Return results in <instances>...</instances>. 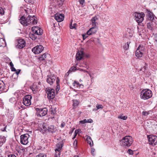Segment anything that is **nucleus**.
Instances as JSON below:
<instances>
[{
	"mask_svg": "<svg viewBox=\"0 0 157 157\" xmlns=\"http://www.w3.org/2000/svg\"><path fill=\"white\" fill-rule=\"evenodd\" d=\"M95 151V149L94 148H91V153L92 155H93V153Z\"/></svg>",
	"mask_w": 157,
	"mask_h": 157,
	"instance_id": "680f3d73",
	"label": "nucleus"
},
{
	"mask_svg": "<svg viewBox=\"0 0 157 157\" xmlns=\"http://www.w3.org/2000/svg\"><path fill=\"white\" fill-rule=\"evenodd\" d=\"M35 17V16L34 15L32 16V17H31V19H30L31 20H30V21H30L31 24H32L33 22V19H34Z\"/></svg>",
	"mask_w": 157,
	"mask_h": 157,
	"instance_id": "864d4df0",
	"label": "nucleus"
},
{
	"mask_svg": "<svg viewBox=\"0 0 157 157\" xmlns=\"http://www.w3.org/2000/svg\"><path fill=\"white\" fill-rule=\"evenodd\" d=\"M6 126L4 128H2L1 129V130L2 131L4 132L6 131Z\"/></svg>",
	"mask_w": 157,
	"mask_h": 157,
	"instance_id": "bf43d9fd",
	"label": "nucleus"
},
{
	"mask_svg": "<svg viewBox=\"0 0 157 157\" xmlns=\"http://www.w3.org/2000/svg\"><path fill=\"white\" fill-rule=\"evenodd\" d=\"M96 108L97 109H95V110H97L98 109H102L103 108V106L102 105H99L98 104H97L96 105Z\"/></svg>",
	"mask_w": 157,
	"mask_h": 157,
	"instance_id": "e433bc0d",
	"label": "nucleus"
},
{
	"mask_svg": "<svg viewBox=\"0 0 157 157\" xmlns=\"http://www.w3.org/2000/svg\"><path fill=\"white\" fill-rule=\"evenodd\" d=\"M149 144L152 146L157 145V136L150 135L147 136Z\"/></svg>",
	"mask_w": 157,
	"mask_h": 157,
	"instance_id": "6e6552de",
	"label": "nucleus"
},
{
	"mask_svg": "<svg viewBox=\"0 0 157 157\" xmlns=\"http://www.w3.org/2000/svg\"><path fill=\"white\" fill-rule=\"evenodd\" d=\"M21 71V70L20 69L16 70V71H15V72L13 74V76L14 75H16L17 76V77L18 76V75L20 73Z\"/></svg>",
	"mask_w": 157,
	"mask_h": 157,
	"instance_id": "c9c22d12",
	"label": "nucleus"
},
{
	"mask_svg": "<svg viewBox=\"0 0 157 157\" xmlns=\"http://www.w3.org/2000/svg\"><path fill=\"white\" fill-rule=\"evenodd\" d=\"M79 129H77L76 130L75 132V134L74 136L73 137L72 139H74L76 137V136L77 135V133H78Z\"/></svg>",
	"mask_w": 157,
	"mask_h": 157,
	"instance_id": "a19ab883",
	"label": "nucleus"
},
{
	"mask_svg": "<svg viewBox=\"0 0 157 157\" xmlns=\"http://www.w3.org/2000/svg\"><path fill=\"white\" fill-rule=\"evenodd\" d=\"M32 33L36 35H41L43 33V30L37 26L33 27L32 28Z\"/></svg>",
	"mask_w": 157,
	"mask_h": 157,
	"instance_id": "f8f14e48",
	"label": "nucleus"
},
{
	"mask_svg": "<svg viewBox=\"0 0 157 157\" xmlns=\"http://www.w3.org/2000/svg\"><path fill=\"white\" fill-rule=\"evenodd\" d=\"M36 19V17H35L34 19H33V21L32 24L34 25L37 23V21Z\"/></svg>",
	"mask_w": 157,
	"mask_h": 157,
	"instance_id": "a18cd8bd",
	"label": "nucleus"
},
{
	"mask_svg": "<svg viewBox=\"0 0 157 157\" xmlns=\"http://www.w3.org/2000/svg\"><path fill=\"white\" fill-rule=\"evenodd\" d=\"M144 48L140 45L139 46L136 52V56L137 58L140 59L143 54Z\"/></svg>",
	"mask_w": 157,
	"mask_h": 157,
	"instance_id": "9d476101",
	"label": "nucleus"
},
{
	"mask_svg": "<svg viewBox=\"0 0 157 157\" xmlns=\"http://www.w3.org/2000/svg\"><path fill=\"white\" fill-rule=\"evenodd\" d=\"M87 120V123H92L93 122V120L91 119H89L88 120Z\"/></svg>",
	"mask_w": 157,
	"mask_h": 157,
	"instance_id": "603ef678",
	"label": "nucleus"
},
{
	"mask_svg": "<svg viewBox=\"0 0 157 157\" xmlns=\"http://www.w3.org/2000/svg\"><path fill=\"white\" fill-rule=\"evenodd\" d=\"M76 25H77L76 23H74L73 24V25H72V22H71L70 24V28L72 29H76Z\"/></svg>",
	"mask_w": 157,
	"mask_h": 157,
	"instance_id": "473e14b6",
	"label": "nucleus"
},
{
	"mask_svg": "<svg viewBox=\"0 0 157 157\" xmlns=\"http://www.w3.org/2000/svg\"><path fill=\"white\" fill-rule=\"evenodd\" d=\"M43 129L41 128V132L43 131L44 132H48L50 133H53L55 132L57 130V127L54 125H49L46 123H44L42 126Z\"/></svg>",
	"mask_w": 157,
	"mask_h": 157,
	"instance_id": "f257e3e1",
	"label": "nucleus"
},
{
	"mask_svg": "<svg viewBox=\"0 0 157 157\" xmlns=\"http://www.w3.org/2000/svg\"><path fill=\"white\" fill-rule=\"evenodd\" d=\"M29 36L30 38L32 40H35L37 38V36L33 33H30L29 34Z\"/></svg>",
	"mask_w": 157,
	"mask_h": 157,
	"instance_id": "bb28decb",
	"label": "nucleus"
},
{
	"mask_svg": "<svg viewBox=\"0 0 157 157\" xmlns=\"http://www.w3.org/2000/svg\"><path fill=\"white\" fill-rule=\"evenodd\" d=\"M60 80L59 79L58 77H57V79H56V94L58 93V91L60 89V86L59 84Z\"/></svg>",
	"mask_w": 157,
	"mask_h": 157,
	"instance_id": "aec40b11",
	"label": "nucleus"
},
{
	"mask_svg": "<svg viewBox=\"0 0 157 157\" xmlns=\"http://www.w3.org/2000/svg\"><path fill=\"white\" fill-rule=\"evenodd\" d=\"M44 47L41 45L37 46L32 49V52L35 54L40 53L44 50Z\"/></svg>",
	"mask_w": 157,
	"mask_h": 157,
	"instance_id": "ddd939ff",
	"label": "nucleus"
},
{
	"mask_svg": "<svg viewBox=\"0 0 157 157\" xmlns=\"http://www.w3.org/2000/svg\"><path fill=\"white\" fill-rule=\"evenodd\" d=\"M8 157H17V156L13 154H10L8 155Z\"/></svg>",
	"mask_w": 157,
	"mask_h": 157,
	"instance_id": "5fc2aeb1",
	"label": "nucleus"
},
{
	"mask_svg": "<svg viewBox=\"0 0 157 157\" xmlns=\"http://www.w3.org/2000/svg\"><path fill=\"white\" fill-rule=\"evenodd\" d=\"M88 35L86 34H83L82 35V36L83 37V40H85L86 38H87L88 37Z\"/></svg>",
	"mask_w": 157,
	"mask_h": 157,
	"instance_id": "de8ad7c7",
	"label": "nucleus"
},
{
	"mask_svg": "<svg viewBox=\"0 0 157 157\" xmlns=\"http://www.w3.org/2000/svg\"><path fill=\"white\" fill-rule=\"evenodd\" d=\"M98 30L96 26H93L86 32L87 35H91L96 33Z\"/></svg>",
	"mask_w": 157,
	"mask_h": 157,
	"instance_id": "a211bd4d",
	"label": "nucleus"
},
{
	"mask_svg": "<svg viewBox=\"0 0 157 157\" xmlns=\"http://www.w3.org/2000/svg\"><path fill=\"white\" fill-rule=\"evenodd\" d=\"M11 68V71H16V69L14 67H13Z\"/></svg>",
	"mask_w": 157,
	"mask_h": 157,
	"instance_id": "4d7b16f0",
	"label": "nucleus"
},
{
	"mask_svg": "<svg viewBox=\"0 0 157 157\" xmlns=\"http://www.w3.org/2000/svg\"><path fill=\"white\" fill-rule=\"evenodd\" d=\"M86 140L87 141V143L89 144L90 146L92 147L93 145V142L92 140L91 137L88 136H87Z\"/></svg>",
	"mask_w": 157,
	"mask_h": 157,
	"instance_id": "412c9836",
	"label": "nucleus"
},
{
	"mask_svg": "<svg viewBox=\"0 0 157 157\" xmlns=\"http://www.w3.org/2000/svg\"><path fill=\"white\" fill-rule=\"evenodd\" d=\"M73 106L75 108L79 104L78 101L76 99L73 100Z\"/></svg>",
	"mask_w": 157,
	"mask_h": 157,
	"instance_id": "c85d7f7f",
	"label": "nucleus"
},
{
	"mask_svg": "<svg viewBox=\"0 0 157 157\" xmlns=\"http://www.w3.org/2000/svg\"><path fill=\"white\" fill-rule=\"evenodd\" d=\"M147 68V67L145 66L143 67L141 69V70L143 71L144 72L145 70H146Z\"/></svg>",
	"mask_w": 157,
	"mask_h": 157,
	"instance_id": "6e6d98bb",
	"label": "nucleus"
},
{
	"mask_svg": "<svg viewBox=\"0 0 157 157\" xmlns=\"http://www.w3.org/2000/svg\"><path fill=\"white\" fill-rule=\"evenodd\" d=\"M54 157H58V156H57V154L56 153L55 154V156Z\"/></svg>",
	"mask_w": 157,
	"mask_h": 157,
	"instance_id": "338daca9",
	"label": "nucleus"
},
{
	"mask_svg": "<svg viewBox=\"0 0 157 157\" xmlns=\"http://www.w3.org/2000/svg\"><path fill=\"white\" fill-rule=\"evenodd\" d=\"M55 18L58 22H61L64 19V15L63 14L57 13L55 15Z\"/></svg>",
	"mask_w": 157,
	"mask_h": 157,
	"instance_id": "f3484780",
	"label": "nucleus"
},
{
	"mask_svg": "<svg viewBox=\"0 0 157 157\" xmlns=\"http://www.w3.org/2000/svg\"><path fill=\"white\" fill-rule=\"evenodd\" d=\"M127 153L130 155H132L133 154V151L131 149H128L127 151Z\"/></svg>",
	"mask_w": 157,
	"mask_h": 157,
	"instance_id": "c03bdc74",
	"label": "nucleus"
},
{
	"mask_svg": "<svg viewBox=\"0 0 157 157\" xmlns=\"http://www.w3.org/2000/svg\"><path fill=\"white\" fill-rule=\"evenodd\" d=\"M64 1L65 0H57L56 2V5L60 7L63 5Z\"/></svg>",
	"mask_w": 157,
	"mask_h": 157,
	"instance_id": "cd10ccee",
	"label": "nucleus"
},
{
	"mask_svg": "<svg viewBox=\"0 0 157 157\" xmlns=\"http://www.w3.org/2000/svg\"><path fill=\"white\" fill-rule=\"evenodd\" d=\"M56 111L55 108L52 107L50 109V112L51 115H54L56 113Z\"/></svg>",
	"mask_w": 157,
	"mask_h": 157,
	"instance_id": "a878e982",
	"label": "nucleus"
},
{
	"mask_svg": "<svg viewBox=\"0 0 157 157\" xmlns=\"http://www.w3.org/2000/svg\"><path fill=\"white\" fill-rule=\"evenodd\" d=\"M10 65L11 67L10 68L13 67V65L12 62H11L10 63Z\"/></svg>",
	"mask_w": 157,
	"mask_h": 157,
	"instance_id": "e2e57ef3",
	"label": "nucleus"
},
{
	"mask_svg": "<svg viewBox=\"0 0 157 157\" xmlns=\"http://www.w3.org/2000/svg\"><path fill=\"white\" fill-rule=\"evenodd\" d=\"M74 129H75V128H73V129H72V130H71V133L72 132H73V131H74Z\"/></svg>",
	"mask_w": 157,
	"mask_h": 157,
	"instance_id": "774afa93",
	"label": "nucleus"
},
{
	"mask_svg": "<svg viewBox=\"0 0 157 157\" xmlns=\"http://www.w3.org/2000/svg\"><path fill=\"white\" fill-rule=\"evenodd\" d=\"M147 13L148 15V17H151V15L153 14V13H151V11L147 9Z\"/></svg>",
	"mask_w": 157,
	"mask_h": 157,
	"instance_id": "79ce46f5",
	"label": "nucleus"
},
{
	"mask_svg": "<svg viewBox=\"0 0 157 157\" xmlns=\"http://www.w3.org/2000/svg\"><path fill=\"white\" fill-rule=\"evenodd\" d=\"M149 113V112L143 111L142 112V115L144 116H146L147 115H148Z\"/></svg>",
	"mask_w": 157,
	"mask_h": 157,
	"instance_id": "49530a36",
	"label": "nucleus"
},
{
	"mask_svg": "<svg viewBox=\"0 0 157 157\" xmlns=\"http://www.w3.org/2000/svg\"><path fill=\"white\" fill-rule=\"evenodd\" d=\"M47 78L46 80L47 82L50 85H52V80L51 78H50V77H49V76L48 75L47 76Z\"/></svg>",
	"mask_w": 157,
	"mask_h": 157,
	"instance_id": "7c9ffc66",
	"label": "nucleus"
},
{
	"mask_svg": "<svg viewBox=\"0 0 157 157\" xmlns=\"http://www.w3.org/2000/svg\"><path fill=\"white\" fill-rule=\"evenodd\" d=\"M46 93L47 94V98L49 99H52L55 97V90L50 87L47 88L45 90Z\"/></svg>",
	"mask_w": 157,
	"mask_h": 157,
	"instance_id": "20e7f679",
	"label": "nucleus"
},
{
	"mask_svg": "<svg viewBox=\"0 0 157 157\" xmlns=\"http://www.w3.org/2000/svg\"><path fill=\"white\" fill-rule=\"evenodd\" d=\"M78 1L81 5H83L85 2V0H78Z\"/></svg>",
	"mask_w": 157,
	"mask_h": 157,
	"instance_id": "3c124183",
	"label": "nucleus"
},
{
	"mask_svg": "<svg viewBox=\"0 0 157 157\" xmlns=\"http://www.w3.org/2000/svg\"><path fill=\"white\" fill-rule=\"evenodd\" d=\"M98 19V18L96 16L93 17L91 19V21L92 23V26H96V21Z\"/></svg>",
	"mask_w": 157,
	"mask_h": 157,
	"instance_id": "5701e85b",
	"label": "nucleus"
},
{
	"mask_svg": "<svg viewBox=\"0 0 157 157\" xmlns=\"http://www.w3.org/2000/svg\"><path fill=\"white\" fill-rule=\"evenodd\" d=\"M84 52L83 51H80L78 52L77 53L76 58L78 60H79L81 59L84 56Z\"/></svg>",
	"mask_w": 157,
	"mask_h": 157,
	"instance_id": "6ab92c4d",
	"label": "nucleus"
},
{
	"mask_svg": "<svg viewBox=\"0 0 157 157\" xmlns=\"http://www.w3.org/2000/svg\"><path fill=\"white\" fill-rule=\"evenodd\" d=\"M6 140V139L4 136H0V147L5 142Z\"/></svg>",
	"mask_w": 157,
	"mask_h": 157,
	"instance_id": "4be33fe9",
	"label": "nucleus"
},
{
	"mask_svg": "<svg viewBox=\"0 0 157 157\" xmlns=\"http://www.w3.org/2000/svg\"><path fill=\"white\" fill-rule=\"evenodd\" d=\"M32 96L29 95H26L23 98V103L26 106H29L31 105V99Z\"/></svg>",
	"mask_w": 157,
	"mask_h": 157,
	"instance_id": "1a4fd4ad",
	"label": "nucleus"
},
{
	"mask_svg": "<svg viewBox=\"0 0 157 157\" xmlns=\"http://www.w3.org/2000/svg\"><path fill=\"white\" fill-rule=\"evenodd\" d=\"M65 123L64 122H63L61 124V128H62L64 127L65 126Z\"/></svg>",
	"mask_w": 157,
	"mask_h": 157,
	"instance_id": "052dcab7",
	"label": "nucleus"
},
{
	"mask_svg": "<svg viewBox=\"0 0 157 157\" xmlns=\"http://www.w3.org/2000/svg\"><path fill=\"white\" fill-rule=\"evenodd\" d=\"M3 40L2 39L0 38V47H2V46L1 44V42L2 41H3Z\"/></svg>",
	"mask_w": 157,
	"mask_h": 157,
	"instance_id": "69168bd1",
	"label": "nucleus"
},
{
	"mask_svg": "<svg viewBox=\"0 0 157 157\" xmlns=\"http://www.w3.org/2000/svg\"><path fill=\"white\" fill-rule=\"evenodd\" d=\"M84 87V85H82V84H80L78 88H83Z\"/></svg>",
	"mask_w": 157,
	"mask_h": 157,
	"instance_id": "0e129e2a",
	"label": "nucleus"
},
{
	"mask_svg": "<svg viewBox=\"0 0 157 157\" xmlns=\"http://www.w3.org/2000/svg\"><path fill=\"white\" fill-rule=\"evenodd\" d=\"M77 140H75L73 143V145L75 147H76L77 144Z\"/></svg>",
	"mask_w": 157,
	"mask_h": 157,
	"instance_id": "8fccbe9b",
	"label": "nucleus"
},
{
	"mask_svg": "<svg viewBox=\"0 0 157 157\" xmlns=\"http://www.w3.org/2000/svg\"><path fill=\"white\" fill-rule=\"evenodd\" d=\"M36 157H45L44 156V155L43 153H40L39 155L36 156Z\"/></svg>",
	"mask_w": 157,
	"mask_h": 157,
	"instance_id": "09e8293b",
	"label": "nucleus"
},
{
	"mask_svg": "<svg viewBox=\"0 0 157 157\" xmlns=\"http://www.w3.org/2000/svg\"><path fill=\"white\" fill-rule=\"evenodd\" d=\"M29 136L28 134H25L21 136V143L23 145H26L28 143V139Z\"/></svg>",
	"mask_w": 157,
	"mask_h": 157,
	"instance_id": "9b49d317",
	"label": "nucleus"
},
{
	"mask_svg": "<svg viewBox=\"0 0 157 157\" xmlns=\"http://www.w3.org/2000/svg\"><path fill=\"white\" fill-rule=\"evenodd\" d=\"M151 20H152L154 19V17L153 16V14L151 15V17H149Z\"/></svg>",
	"mask_w": 157,
	"mask_h": 157,
	"instance_id": "13d9d810",
	"label": "nucleus"
},
{
	"mask_svg": "<svg viewBox=\"0 0 157 157\" xmlns=\"http://www.w3.org/2000/svg\"><path fill=\"white\" fill-rule=\"evenodd\" d=\"M134 16L135 17V20L138 23L141 22L144 20V17L145 16V14L143 12L140 13L137 12H135Z\"/></svg>",
	"mask_w": 157,
	"mask_h": 157,
	"instance_id": "423d86ee",
	"label": "nucleus"
},
{
	"mask_svg": "<svg viewBox=\"0 0 157 157\" xmlns=\"http://www.w3.org/2000/svg\"><path fill=\"white\" fill-rule=\"evenodd\" d=\"M26 43L25 40L23 39H19L18 40V44L16 47L20 49H22L25 47Z\"/></svg>",
	"mask_w": 157,
	"mask_h": 157,
	"instance_id": "dca6fc26",
	"label": "nucleus"
},
{
	"mask_svg": "<svg viewBox=\"0 0 157 157\" xmlns=\"http://www.w3.org/2000/svg\"><path fill=\"white\" fill-rule=\"evenodd\" d=\"M30 88L33 91L37 90L38 89V88L34 84L33 86H30Z\"/></svg>",
	"mask_w": 157,
	"mask_h": 157,
	"instance_id": "2f4dec72",
	"label": "nucleus"
},
{
	"mask_svg": "<svg viewBox=\"0 0 157 157\" xmlns=\"http://www.w3.org/2000/svg\"><path fill=\"white\" fill-rule=\"evenodd\" d=\"M121 145L123 147L130 146L132 143V139L131 136H126L120 140Z\"/></svg>",
	"mask_w": 157,
	"mask_h": 157,
	"instance_id": "f03ea898",
	"label": "nucleus"
},
{
	"mask_svg": "<svg viewBox=\"0 0 157 157\" xmlns=\"http://www.w3.org/2000/svg\"><path fill=\"white\" fill-rule=\"evenodd\" d=\"M73 86H76L77 88H78L80 84L77 81H75L73 83Z\"/></svg>",
	"mask_w": 157,
	"mask_h": 157,
	"instance_id": "72a5a7b5",
	"label": "nucleus"
},
{
	"mask_svg": "<svg viewBox=\"0 0 157 157\" xmlns=\"http://www.w3.org/2000/svg\"><path fill=\"white\" fill-rule=\"evenodd\" d=\"M5 87V84L2 80H0V91L3 90Z\"/></svg>",
	"mask_w": 157,
	"mask_h": 157,
	"instance_id": "b1692460",
	"label": "nucleus"
},
{
	"mask_svg": "<svg viewBox=\"0 0 157 157\" xmlns=\"http://www.w3.org/2000/svg\"><path fill=\"white\" fill-rule=\"evenodd\" d=\"M49 77L51 79L52 81V84L55 81L56 79L57 78L56 75L54 74H51L49 75Z\"/></svg>",
	"mask_w": 157,
	"mask_h": 157,
	"instance_id": "393cba45",
	"label": "nucleus"
},
{
	"mask_svg": "<svg viewBox=\"0 0 157 157\" xmlns=\"http://www.w3.org/2000/svg\"><path fill=\"white\" fill-rule=\"evenodd\" d=\"M77 69L76 68V67H71L70 68V69L69 71H76Z\"/></svg>",
	"mask_w": 157,
	"mask_h": 157,
	"instance_id": "4c0bfd02",
	"label": "nucleus"
},
{
	"mask_svg": "<svg viewBox=\"0 0 157 157\" xmlns=\"http://www.w3.org/2000/svg\"><path fill=\"white\" fill-rule=\"evenodd\" d=\"M87 120L85 119L79 121L80 123L82 124H84L87 123Z\"/></svg>",
	"mask_w": 157,
	"mask_h": 157,
	"instance_id": "37998d69",
	"label": "nucleus"
},
{
	"mask_svg": "<svg viewBox=\"0 0 157 157\" xmlns=\"http://www.w3.org/2000/svg\"><path fill=\"white\" fill-rule=\"evenodd\" d=\"M36 114L39 117L44 116L46 115L48 112V110L46 108H36Z\"/></svg>",
	"mask_w": 157,
	"mask_h": 157,
	"instance_id": "0eeeda50",
	"label": "nucleus"
},
{
	"mask_svg": "<svg viewBox=\"0 0 157 157\" xmlns=\"http://www.w3.org/2000/svg\"><path fill=\"white\" fill-rule=\"evenodd\" d=\"M118 118L119 119H122L124 120H126V119L127 118V116H122V115H120L118 116Z\"/></svg>",
	"mask_w": 157,
	"mask_h": 157,
	"instance_id": "f704fd0d",
	"label": "nucleus"
},
{
	"mask_svg": "<svg viewBox=\"0 0 157 157\" xmlns=\"http://www.w3.org/2000/svg\"><path fill=\"white\" fill-rule=\"evenodd\" d=\"M152 94L151 90L148 89L143 90L140 92V98L144 100H147L152 97Z\"/></svg>",
	"mask_w": 157,
	"mask_h": 157,
	"instance_id": "7ed1b4c3",
	"label": "nucleus"
},
{
	"mask_svg": "<svg viewBox=\"0 0 157 157\" xmlns=\"http://www.w3.org/2000/svg\"><path fill=\"white\" fill-rule=\"evenodd\" d=\"M147 28L150 30H152V24L151 23H148L147 24Z\"/></svg>",
	"mask_w": 157,
	"mask_h": 157,
	"instance_id": "58836bf2",
	"label": "nucleus"
},
{
	"mask_svg": "<svg viewBox=\"0 0 157 157\" xmlns=\"http://www.w3.org/2000/svg\"><path fill=\"white\" fill-rule=\"evenodd\" d=\"M51 56L50 54L48 53H44L43 55H40L39 58V59L41 61L44 60L46 62L47 61H49V58Z\"/></svg>",
	"mask_w": 157,
	"mask_h": 157,
	"instance_id": "4468645a",
	"label": "nucleus"
},
{
	"mask_svg": "<svg viewBox=\"0 0 157 157\" xmlns=\"http://www.w3.org/2000/svg\"><path fill=\"white\" fill-rule=\"evenodd\" d=\"M63 140H62L61 142H60L56 144V147L57 148L55 150V151L56 153H57V151H58V155L59 156L60 155V151L62 149V147L63 146L64 143V141H63Z\"/></svg>",
	"mask_w": 157,
	"mask_h": 157,
	"instance_id": "2eb2a0df",
	"label": "nucleus"
},
{
	"mask_svg": "<svg viewBox=\"0 0 157 157\" xmlns=\"http://www.w3.org/2000/svg\"><path fill=\"white\" fill-rule=\"evenodd\" d=\"M32 16L29 15L26 18L24 16H22L20 19V22L24 26H27L29 24H31L30 21Z\"/></svg>",
	"mask_w": 157,
	"mask_h": 157,
	"instance_id": "39448f33",
	"label": "nucleus"
},
{
	"mask_svg": "<svg viewBox=\"0 0 157 157\" xmlns=\"http://www.w3.org/2000/svg\"><path fill=\"white\" fill-rule=\"evenodd\" d=\"M4 13V11L3 9L0 7V15L2 16Z\"/></svg>",
	"mask_w": 157,
	"mask_h": 157,
	"instance_id": "ea45409f",
	"label": "nucleus"
},
{
	"mask_svg": "<svg viewBox=\"0 0 157 157\" xmlns=\"http://www.w3.org/2000/svg\"><path fill=\"white\" fill-rule=\"evenodd\" d=\"M130 43V42H128L126 43L123 46V48L125 50H128L129 48V45Z\"/></svg>",
	"mask_w": 157,
	"mask_h": 157,
	"instance_id": "c756f323",
	"label": "nucleus"
}]
</instances>
